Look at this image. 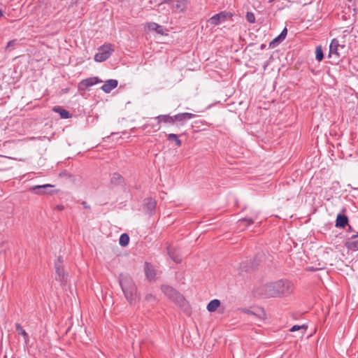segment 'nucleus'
<instances>
[{"instance_id": "1", "label": "nucleus", "mask_w": 358, "mask_h": 358, "mask_svg": "<svg viewBox=\"0 0 358 358\" xmlns=\"http://www.w3.org/2000/svg\"><path fill=\"white\" fill-rule=\"evenodd\" d=\"M293 289L294 285L291 281L281 279L258 287L255 294L264 298L277 297L290 294Z\"/></svg>"}, {"instance_id": "2", "label": "nucleus", "mask_w": 358, "mask_h": 358, "mask_svg": "<svg viewBox=\"0 0 358 358\" xmlns=\"http://www.w3.org/2000/svg\"><path fill=\"white\" fill-rule=\"evenodd\" d=\"M119 282L126 299L129 301H132L136 294V287L131 277L128 274L121 273L119 276Z\"/></svg>"}, {"instance_id": "3", "label": "nucleus", "mask_w": 358, "mask_h": 358, "mask_svg": "<svg viewBox=\"0 0 358 358\" xmlns=\"http://www.w3.org/2000/svg\"><path fill=\"white\" fill-rule=\"evenodd\" d=\"M63 257L59 255L55 262L54 266L55 270V280L64 286L67 284L69 275L65 271L63 264Z\"/></svg>"}, {"instance_id": "4", "label": "nucleus", "mask_w": 358, "mask_h": 358, "mask_svg": "<svg viewBox=\"0 0 358 358\" xmlns=\"http://www.w3.org/2000/svg\"><path fill=\"white\" fill-rule=\"evenodd\" d=\"M346 47L345 45H341L336 38L331 40L329 45V57H334L336 59L340 57H344L345 54Z\"/></svg>"}, {"instance_id": "5", "label": "nucleus", "mask_w": 358, "mask_h": 358, "mask_svg": "<svg viewBox=\"0 0 358 358\" xmlns=\"http://www.w3.org/2000/svg\"><path fill=\"white\" fill-rule=\"evenodd\" d=\"M163 293L169 299L179 305H182L185 302L183 296L176 289L169 285H162L161 287Z\"/></svg>"}, {"instance_id": "6", "label": "nucleus", "mask_w": 358, "mask_h": 358, "mask_svg": "<svg viewBox=\"0 0 358 358\" xmlns=\"http://www.w3.org/2000/svg\"><path fill=\"white\" fill-rule=\"evenodd\" d=\"M99 52L94 55V60L97 62H102L108 59L114 52L113 45L108 43L101 46Z\"/></svg>"}, {"instance_id": "7", "label": "nucleus", "mask_w": 358, "mask_h": 358, "mask_svg": "<svg viewBox=\"0 0 358 358\" xmlns=\"http://www.w3.org/2000/svg\"><path fill=\"white\" fill-rule=\"evenodd\" d=\"M197 115L191 113H180L173 115L174 125L177 129L184 127L187 122Z\"/></svg>"}, {"instance_id": "8", "label": "nucleus", "mask_w": 358, "mask_h": 358, "mask_svg": "<svg viewBox=\"0 0 358 358\" xmlns=\"http://www.w3.org/2000/svg\"><path fill=\"white\" fill-rule=\"evenodd\" d=\"M232 17V14L226 11H222L215 14L208 20V23L212 26H217L227 21Z\"/></svg>"}, {"instance_id": "9", "label": "nucleus", "mask_w": 358, "mask_h": 358, "mask_svg": "<svg viewBox=\"0 0 358 358\" xmlns=\"http://www.w3.org/2000/svg\"><path fill=\"white\" fill-rule=\"evenodd\" d=\"M100 83H102V80L98 77H90L86 79H83L78 83V91L85 92L90 87Z\"/></svg>"}, {"instance_id": "10", "label": "nucleus", "mask_w": 358, "mask_h": 358, "mask_svg": "<svg viewBox=\"0 0 358 358\" xmlns=\"http://www.w3.org/2000/svg\"><path fill=\"white\" fill-rule=\"evenodd\" d=\"M345 209H343L341 213H339L336 218L335 227L336 228L344 229L348 225L349 219L348 217L344 214Z\"/></svg>"}, {"instance_id": "11", "label": "nucleus", "mask_w": 358, "mask_h": 358, "mask_svg": "<svg viewBox=\"0 0 358 358\" xmlns=\"http://www.w3.org/2000/svg\"><path fill=\"white\" fill-rule=\"evenodd\" d=\"M155 120H157V128L155 129V131H158L160 129V124H167L170 125H174V117L173 115L171 116L169 114L166 115H159L155 117Z\"/></svg>"}, {"instance_id": "12", "label": "nucleus", "mask_w": 358, "mask_h": 358, "mask_svg": "<svg viewBox=\"0 0 358 358\" xmlns=\"http://www.w3.org/2000/svg\"><path fill=\"white\" fill-rule=\"evenodd\" d=\"M258 264H259L257 263L256 261H253V262H252L251 260L245 261V262H242L240 265L239 273L241 275H242L243 272H246V273L250 272V271H253L254 269H255L257 267Z\"/></svg>"}, {"instance_id": "13", "label": "nucleus", "mask_w": 358, "mask_h": 358, "mask_svg": "<svg viewBox=\"0 0 358 358\" xmlns=\"http://www.w3.org/2000/svg\"><path fill=\"white\" fill-rule=\"evenodd\" d=\"M125 185L124 178L118 173H113L110 180V187L111 188L117 186L124 187Z\"/></svg>"}, {"instance_id": "14", "label": "nucleus", "mask_w": 358, "mask_h": 358, "mask_svg": "<svg viewBox=\"0 0 358 358\" xmlns=\"http://www.w3.org/2000/svg\"><path fill=\"white\" fill-rule=\"evenodd\" d=\"M54 186L50 184H45V185H35V186L31 187L29 190L31 192H33L36 194H38V195H41V194H45V193L51 194L52 192H48V189L49 188H52Z\"/></svg>"}, {"instance_id": "15", "label": "nucleus", "mask_w": 358, "mask_h": 358, "mask_svg": "<svg viewBox=\"0 0 358 358\" xmlns=\"http://www.w3.org/2000/svg\"><path fill=\"white\" fill-rule=\"evenodd\" d=\"M144 271L146 278L149 281H154L155 280L156 271L151 264L146 262L144 266Z\"/></svg>"}, {"instance_id": "16", "label": "nucleus", "mask_w": 358, "mask_h": 358, "mask_svg": "<svg viewBox=\"0 0 358 358\" xmlns=\"http://www.w3.org/2000/svg\"><path fill=\"white\" fill-rule=\"evenodd\" d=\"M118 85V81L115 79H109L105 82V83L101 86V89L105 93H110L113 89L117 87Z\"/></svg>"}, {"instance_id": "17", "label": "nucleus", "mask_w": 358, "mask_h": 358, "mask_svg": "<svg viewBox=\"0 0 358 358\" xmlns=\"http://www.w3.org/2000/svg\"><path fill=\"white\" fill-rule=\"evenodd\" d=\"M287 34V29L286 27H285L281 31V33L270 42L269 46L271 48H275L286 38Z\"/></svg>"}, {"instance_id": "18", "label": "nucleus", "mask_w": 358, "mask_h": 358, "mask_svg": "<svg viewBox=\"0 0 358 358\" xmlns=\"http://www.w3.org/2000/svg\"><path fill=\"white\" fill-rule=\"evenodd\" d=\"M156 208V201L152 198H149L145 200L144 210L146 213L152 214Z\"/></svg>"}, {"instance_id": "19", "label": "nucleus", "mask_w": 358, "mask_h": 358, "mask_svg": "<svg viewBox=\"0 0 358 358\" xmlns=\"http://www.w3.org/2000/svg\"><path fill=\"white\" fill-rule=\"evenodd\" d=\"M52 110L59 113L60 117L63 119H68L71 117V113L61 106H55L53 108Z\"/></svg>"}, {"instance_id": "20", "label": "nucleus", "mask_w": 358, "mask_h": 358, "mask_svg": "<svg viewBox=\"0 0 358 358\" xmlns=\"http://www.w3.org/2000/svg\"><path fill=\"white\" fill-rule=\"evenodd\" d=\"M308 327L305 324L302 325H294L289 331L291 332L299 331V337H303L306 334Z\"/></svg>"}, {"instance_id": "21", "label": "nucleus", "mask_w": 358, "mask_h": 358, "mask_svg": "<svg viewBox=\"0 0 358 358\" xmlns=\"http://www.w3.org/2000/svg\"><path fill=\"white\" fill-rule=\"evenodd\" d=\"M187 0H176V3L172 5L173 8L182 12L187 6Z\"/></svg>"}, {"instance_id": "22", "label": "nucleus", "mask_w": 358, "mask_h": 358, "mask_svg": "<svg viewBox=\"0 0 358 358\" xmlns=\"http://www.w3.org/2000/svg\"><path fill=\"white\" fill-rule=\"evenodd\" d=\"M16 331L18 334L22 335L24 339V343L28 344L29 341V337L26 331L22 327V326L19 323L15 324Z\"/></svg>"}, {"instance_id": "23", "label": "nucleus", "mask_w": 358, "mask_h": 358, "mask_svg": "<svg viewBox=\"0 0 358 358\" xmlns=\"http://www.w3.org/2000/svg\"><path fill=\"white\" fill-rule=\"evenodd\" d=\"M220 306V301L218 299L211 300L207 305V310L210 313L215 312Z\"/></svg>"}, {"instance_id": "24", "label": "nucleus", "mask_w": 358, "mask_h": 358, "mask_svg": "<svg viewBox=\"0 0 358 358\" xmlns=\"http://www.w3.org/2000/svg\"><path fill=\"white\" fill-rule=\"evenodd\" d=\"M345 246L350 250L357 251L358 250V241L350 239V238L349 240L345 243Z\"/></svg>"}, {"instance_id": "25", "label": "nucleus", "mask_w": 358, "mask_h": 358, "mask_svg": "<svg viewBox=\"0 0 358 358\" xmlns=\"http://www.w3.org/2000/svg\"><path fill=\"white\" fill-rule=\"evenodd\" d=\"M167 140L169 142L175 143V145L177 147H180L182 145V141L179 138L178 136L176 134H167Z\"/></svg>"}, {"instance_id": "26", "label": "nucleus", "mask_w": 358, "mask_h": 358, "mask_svg": "<svg viewBox=\"0 0 358 358\" xmlns=\"http://www.w3.org/2000/svg\"><path fill=\"white\" fill-rule=\"evenodd\" d=\"M150 30L155 31L158 34H163V27L156 22H150L148 24Z\"/></svg>"}, {"instance_id": "27", "label": "nucleus", "mask_w": 358, "mask_h": 358, "mask_svg": "<svg viewBox=\"0 0 358 358\" xmlns=\"http://www.w3.org/2000/svg\"><path fill=\"white\" fill-rule=\"evenodd\" d=\"M129 236L127 234H122L120 235L119 243L121 246L125 247L129 244Z\"/></svg>"}, {"instance_id": "28", "label": "nucleus", "mask_w": 358, "mask_h": 358, "mask_svg": "<svg viewBox=\"0 0 358 358\" xmlns=\"http://www.w3.org/2000/svg\"><path fill=\"white\" fill-rule=\"evenodd\" d=\"M239 226L248 227L254 223V220L252 218H243L238 220Z\"/></svg>"}, {"instance_id": "29", "label": "nucleus", "mask_w": 358, "mask_h": 358, "mask_svg": "<svg viewBox=\"0 0 358 358\" xmlns=\"http://www.w3.org/2000/svg\"><path fill=\"white\" fill-rule=\"evenodd\" d=\"M324 58V54L321 46H317L315 50V59L320 62Z\"/></svg>"}, {"instance_id": "30", "label": "nucleus", "mask_w": 358, "mask_h": 358, "mask_svg": "<svg viewBox=\"0 0 358 358\" xmlns=\"http://www.w3.org/2000/svg\"><path fill=\"white\" fill-rule=\"evenodd\" d=\"M17 44V40L13 39L8 42L7 45L6 47V50L7 51L10 52L15 48V46Z\"/></svg>"}, {"instance_id": "31", "label": "nucleus", "mask_w": 358, "mask_h": 358, "mask_svg": "<svg viewBox=\"0 0 358 358\" xmlns=\"http://www.w3.org/2000/svg\"><path fill=\"white\" fill-rule=\"evenodd\" d=\"M168 253L169 257L176 262V263H180L181 262V257L175 255L174 252H171L169 249H168Z\"/></svg>"}, {"instance_id": "32", "label": "nucleus", "mask_w": 358, "mask_h": 358, "mask_svg": "<svg viewBox=\"0 0 358 358\" xmlns=\"http://www.w3.org/2000/svg\"><path fill=\"white\" fill-rule=\"evenodd\" d=\"M145 299L146 301L151 303H155L157 301V299L155 296H154L152 294H147L145 295Z\"/></svg>"}, {"instance_id": "33", "label": "nucleus", "mask_w": 358, "mask_h": 358, "mask_svg": "<svg viewBox=\"0 0 358 358\" xmlns=\"http://www.w3.org/2000/svg\"><path fill=\"white\" fill-rule=\"evenodd\" d=\"M246 20L250 23H254L255 22V16L253 13L248 12L246 14Z\"/></svg>"}, {"instance_id": "34", "label": "nucleus", "mask_w": 358, "mask_h": 358, "mask_svg": "<svg viewBox=\"0 0 358 358\" xmlns=\"http://www.w3.org/2000/svg\"><path fill=\"white\" fill-rule=\"evenodd\" d=\"M146 128H151L155 131V129L157 128V123L156 124H145L144 125V129H146Z\"/></svg>"}, {"instance_id": "35", "label": "nucleus", "mask_w": 358, "mask_h": 358, "mask_svg": "<svg viewBox=\"0 0 358 358\" xmlns=\"http://www.w3.org/2000/svg\"><path fill=\"white\" fill-rule=\"evenodd\" d=\"M55 209L59 211H62L64 209V206L62 205H57L55 206Z\"/></svg>"}, {"instance_id": "36", "label": "nucleus", "mask_w": 358, "mask_h": 358, "mask_svg": "<svg viewBox=\"0 0 358 358\" xmlns=\"http://www.w3.org/2000/svg\"><path fill=\"white\" fill-rule=\"evenodd\" d=\"M81 204L83 205V208L85 209H90V206L87 203L86 201H82Z\"/></svg>"}, {"instance_id": "37", "label": "nucleus", "mask_w": 358, "mask_h": 358, "mask_svg": "<svg viewBox=\"0 0 358 358\" xmlns=\"http://www.w3.org/2000/svg\"><path fill=\"white\" fill-rule=\"evenodd\" d=\"M348 228L347 230L348 232H352L355 231L354 229L350 225L348 224Z\"/></svg>"}, {"instance_id": "38", "label": "nucleus", "mask_w": 358, "mask_h": 358, "mask_svg": "<svg viewBox=\"0 0 358 358\" xmlns=\"http://www.w3.org/2000/svg\"><path fill=\"white\" fill-rule=\"evenodd\" d=\"M358 238V232L355 234H353L351 237H350V239H355Z\"/></svg>"}, {"instance_id": "39", "label": "nucleus", "mask_w": 358, "mask_h": 358, "mask_svg": "<svg viewBox=\"0 0 358 358\" xmlns=\"http://www.w3.org/2000/svg\"><path fill=\"white\" fill-rule=\"evenodd\" d=\"M265 47H266V45H264V44H262V45H261L260 48H261L262 50H263V49H264V48H265Z\"/></svg>"}, {"instance_id": "40", "label": "nucleus", "mask_w": 358, "mask_h": 358, "mask_svg": "<svg viewBox=\"0 0 358 358\" xmlns=\"http://www.w3.org/2000/svg\"><path fill=\"white\" fill-rule=\"evenodd\" d=\"M247 313L249 314H251V315H255V313H253V312H252L250 310H248Z\"/></svg>"}, {"instance_id": "41", "label": "nucleus", "mask_w": 358, "mask_h": 358, "mask_svg": "<svg viewBox=\"0 0 358 358\" xmlns=\"http://www.w3.org/2000/svg\"><path fill=\"white\" fill-rule=\"evenodd\" d=\"M3 15V12L2 10L0 9V17H1Z\"/></svg>"}, {"instance_id": "42", "label": "nucleus", "mask_w": 358, "mask_h": 358, "mask_svg": "<svg viewBox=\"0 0 358 358\" xmlns=\"http://www.w3.org/2000/svg\"><path fill=\"white\" fill-rule=\"evenodd\" d=\"M168 1H169V2H172V3H173V1H172V0H169Z\"/></svg>"}, {"instance_id": "43", "label": "nucleus", "mask_w": 358, "mask_h": 358, "mask_svg": "<svg viewBox=\"0 0 358 358\" xmlns=\"http://www.w3.org/2000/svg\"><path fill=\"white\" fill-rule=\"evenodd\" d=\"M274 0H269V1H273Z\"/></svg>"}, {"instance_id": "44", "label": "nucleus", "mask_w": 358, "mask_h": 358, "mask_svg": "<svg viewBox=\"0 0 358 358\" xmlns=\"http://www.w3.org/2000/svg\"><path fill=\"white\" fill-rule=\"evenodd\" d=\"M357 94H358V93H357Z\"/></svg>"}]
</instances>
